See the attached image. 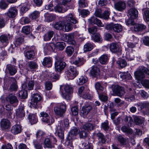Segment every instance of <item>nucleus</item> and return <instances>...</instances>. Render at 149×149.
I'll list each match as a JSON object with an SVG mask.
<instances>
[{
    "label": "nucleus",
    "mask_w": 149,
    "mask_h": 149,
    "mask_svg": "<svg viewBox=\"0 0 149 149\" xmlns=\"http://www.w3.org/2000/svg\"><path fill=\"white\" fill-rule=\"evenodd\" d=\"M134 120L135 123L137 125L142 124L143 123V120L141 119L140 117L135 116L134 118Z\"/></svg>",
    "instance_id": "nucleus-49"
},
{
    "label": "nucleus",
    "mask_w": 149,
    "mask_h": 149,
    "mask_svg": "<svg viewBox=\"0 0 149 149\" xmlns=\"http://www.w3.org/2000/svg\"><path fill=\"white\" fill-rule=\"evenodd\" d=\"M74 34L70 33L68 35H65L64 40L70 44H73L74 42Z\"/></svg>",
    "instance_id": "nucleus-18"
},
{
    "label": "nucleus",
    "mask_w": 149,
    "mask_h": 149,
    "mask_svg": "<svg viewBox=\"0 0 149 149\" xmlns=\"http://www.w3.org/2000/svg\"><path fill=\"white\" fill-rule=\"evenodd\" d=\"M10 123L8 120L5 119L1 121V126L2 128L8 129L10 127Z\"/></svg>",
    "instance_id": "nucleus-22"
},
{
    "label": "nucleus",
    "mask_w": 149,
    "mask_h": 149,
    "mask_svg": "<svg viewBox=\"0 0 149 149\" xmlns=\"http://www.w3.org/2000/svg\"><path fill=\"white\" fill-rule=\"evenodd\" d=\"M143 18L145 20L147 21H149V11L148 10H145L143 15Z\"/></svg>",
    "instance_id": "nucleus-64"
},
{
    "label": "nucleus",
    "mask_w": 149,
    "mask_h": 149,
    "mask_svg": "<svg viewBox=\"0 0 149 149\" xmlns=\"http://www.w3.org/2000/svg\"><path fill=\"white\" fill-rule=\"evenodd\" d=\"M28 119L31 124L36 123L38 121V119L36 115L33 114H29L28 117Z\"/></svg>",
    "instance_id": "nucleus-32"
},
{
    "label": "nucleus",
    "mask_w": 149,
    "mask_h": 149,
    "mask_svg": "<svg viewBox=\"0 0 149 149\" xmlns=\"http://www.w3.org/2000/svg\"><path fill=\"white\" fill-rule=\"evenodd\" d=\"M95 87L98 94L100 92H102L103 91L104 88L99 82L96 83L95 84Z\"/></svg>",
    "instance_id": "nucleus-50"
},
{
    "label": "nucleus",
    "mask_w": 149,
    "mask_h": 149,
    "mask_svg": "<svg viewBox=\"0 0 149 149\" xmlns=\"http://www.w3.org/2000/svg\"><path fill=\"white\" fill-rule=\"evenodd\" d=\"M13 37V35L10 34H2L0 36V41L2 43H8V40L11 39Z\"/></svg>",
    "instance_id": "nucleus-17"
},
{
    "label": "nucleus",
    "mask_w": 149,
    "mask_h": 149,
    "mask_svg": "<svg viewBox=\"0 0 149 149\" xmlns=\"http://www.w3.org/2000/svg\"><path fill=\"white\" fill-rule=\"evenodd\" d=\"M66 106L65 104L61 103L55 106L54 108V114L60 117L63 116L66 111Z\"/></svg>",
    "instance_id": "nucleus-1"
},
{
    "label": "nucleus",
    "mask_w": 149,
    "mask_h": 149,
    "mask_svg": "<svg viewBox=\"0 0 149 149\" xmlns=\"http://www.w3.org/2000/svg\"><path fill=\"white\" fill-rule=\"evenodd\" d=\"M108 59V57L106 55H102L99 58V61L102 64H105Z\"/></svg>",
    "instance_id": "nucleus-47"
},
{
    "label": "nucleus",
    "mask_w": 149,
    "mask_h": 149,
    "mask_svg": "<svg viewBox=\"0 0 149 149\" xmlns=\"http://www.w3.org/2000/svg\"><path fill=\"white\" fill-rule=\"evenodd\" d=\"M118 141L122 145H126L128 142V139L121 135L119 136L117 138Z\"/></svg>",
    "instance_id": "nucleus-38"
},
{
    "label": "nucleus",
    "mask_w": 149,
    "mask_h": 149,
    "mask_svg": "<svg viewBox=\"0 0 149 149\" xmlns=\"http://www.w3.org/2000/svg\"><path fill=\"white\" fill-rule=\"evenodd\" d=\"M64 27L66 31H70L72 29V24L68 22L66 24L64 23Z\"/></svg>",
    "instance_id": "nucleus-56"
},
{
    "label": "nucleus",
    "mask_w": 149,
    "mask_h": 149,
    "mask_svg": "<svg viewBox=\"0 0 149 149\" xmlns=\"http://www.w3.org/2000/svg\"><path fill=\"white\" fill-rule=\"evenodd\" d=\"M40 12L39 11L35 10L30 14L29 17L32 20H36L40 16Z\"/></svg>",
    "instance_id": "nucleus-29"
},
{
    "label": "nucleus",
    "mask_w": 149,
    "mask_h": 149,
    "mask_svg": "<svg viewBox=\"0 0 149 149\" xmlns=\"http://www.w3.org/2000/svg\"><path fill=\"white\" fill-rule=\"evenodd\" d=\"M144 73L149 75V70L147 68L144 67L140 71L135 72L134 75L138 80H141L145 78V75Z\"/></svg>",
    "instance_id": "nucleus-4"
},
{
    "label": "nucleus",
    "mask_w": 149,
    "mask_h": 149,
    "mask_svg": "<svg viewBox=\"0 0 149 149\" xmlns=\"http://www.w3.org/2000/svg\"><path fill=\"white\" fill-rule=\"evenodd\" d=\"M40 115V117H42V119L43 122L50 124L52 123L54 121V119L53 118H51L50 120L48 114L45 112H41Z\"/></svg>",
    "instance_id": "nucleus-6"
},
{
    "label": "nucleus",
    "mask_w": 149,
    "mask_h": 149,
    "mask_svg": "<svg viewBox=\"0 0 149 149\" xmlns=\"http://www.w3.org/2000/svg\"><path fill=\"white\" fill-rule=\"evenodd\" d=\"M66 63L59 58H57L55 63V68L56 72H60L65 68Z\"/></svg>",
    "instance_id": "nucleus-3"
},
{
    "label": "nucleus",
    "mask_w": 149,
    "mask_h": 149,
    "mask_svg": "<svg viewBox=\"0 0 149 149\" xmlns=\"http://www.w3.org/2000/svg\"><path fill=\"white\" fill-rule=\"evenodd\" d=\"M93 48V46L92 44L90 43H87L84 46V51L85 52L89 51Z\"/></svg>",
    "instance_id": "nucleus-48"
},
{
    "label": "nucleus",
    "mask_w": 149,
    "mask_h": 149,
    "mask_svg": "<svg viewBox=\"0 0 149 149\" xmlns=\"http://www.w3.org/2000/svg\"><path fill=\"white\" fill-rule=\"evenodd\" d=\"M66 19L64 21L70 22L72 23H74V18L72 14H69L66 17Z\"/></svg>",
    "instance_id": "nucleus-61"
},
{
    "label": "nucleus",
    "mask_w": 149,
    "mask_h": 149,
    "mask_svg": "<svg viewBox=\"0 0 149 149\" xmlns=\"http://www.w3.org/2000/svg\"><path fill=\"white\" fill-rule=\"evenodd\" d=\"M32 48L33 50L28 51L26 53V57L29 59L33 58L34 56V53L33 50L35 48L34 46H33L32 47Z\"/></svg>",
    "instance_id": "nucleus-44"
},
{
    "label": "nucleus",
    "mask_w": 149,
    "mask_h": 149,
    "mask_svg": "<svg viewBox=\"0 0 149 149\" xmlns=\"http://www.w3.org/2000/svg\"><path fill=\"white\" fill-rule=\"evenodd\" d=\"M8 82L11 84L9 88V91H17L18 86L15 79L13 77H10L9 79Z\"/></svg>",
    "instance_id": "nucleus-10"
},
{
    "label": "nucleus",
    "mask_w": 149,
    "mask_h": 149,
    "mask_svg": "<svg viewBox=\"0 0 149 149\" xmlns=\"http://www.w3.org/2000/svg\"><path fill=\"white\" fill-rule=\"evenodd\" d=\"M16 115L17 118H22L25 115L24 111L22 108H19L16 110Z\"/></svg>",
    "instance_id": "nucleus-30"
},
{
    "label": "nucleus",
    "mask_w": 149,
    "mask_h": 149,
    "mask_svg": "<svg viewBox=\"0 0 149 149\" xmlns=\"http://www.w3.org/2000/svg\"><path fill=\"white\" fill-rule=\"evenodd\" d=\"M121 130L123 132L128 135H131L133 132L132 129L126 126H123L121 128Z\"/></svg>",
    "instance_id": "nucleus-36"
},
{
    "label": "nucleus",
    "mask_w": 149,
    "mask_h": 149,
    "mask_svg": "<svg viewBox=\"0 0 149 149\" xmlns=\"http://www.w3.org/2000/svg\"><path fill=\"white\" fill-rule=\"evenodd\" d=\"M17 13V10L15 7H12L9 9L8 12L5 14L9 18L15 17Z\"/></svg>",
    "instance_id": "nucleus-11"
},
{
    "label": "nucleus",
    "mask_w": 149,
    "mask_h": 149,
    "mask_svg": "<svg viewBox=\"0 0 149 149\" xmlns=\"http://www.w3.org/2000/svg\"><path fill=\"white\" fill-rule=\"evenodd\" d=\"M34 81L33 80L29 81L27 84V86L25 84H23L22 85L23 89H28L29 90H32L33 89L34 86Z\"/></svg>",
    "instance_id": "nucleus-26"
},
{
    "label": "nucleus",
    "mask_w": 149,
    "mask_h": 149,
    "mask_svg": "<svg viewBox=\"0 0 149 149\" xmlns=\"http://www.w3.org/2000/svg\"><path fill=\"white\" fill-rule=\"evenodd\" d=\"M79 134L80 138H84L86 137L88 134V132L85 130L80 131L79 128H75V136Z\"/></svg>",
    "instance_id": "nucleus-24"
},
{
    "label": "nucleus",
    "mask_w": 149,
    "mask_h": 149,
    "mask_svg": "<svg viewBox=\"0 0 149 149\" xmlns=\"http://www.w3.org/2000/svg\"><path fill=\"white\" fill-rule=\"evenodd\" d=\"M74 68L73 66L70 67L69 71L66 73L67 76L70 79H73L74 78Z\"/></svg>",
    "instance_id": "nucleus-21"
},
{
    "label": "nucleus",
    "mask_w": 149,
    "mask_h": 149,
    "mask_svg": "<svg viewBox=\"0 0 149 149\" xmlns=\"http://www.w3.org/2000/svg\"><path fill=\"white\" fill-rule=\"evenodd\" d=\"M37 64L33 61H30L28 63V66L31 69H34L38 67Z\"/></svg>",
    "instance_id": "nucleus-51"
},
{
    "label": "nucleus",
    "mask_w": 149,
    "mask_h": 149,
    "mask_svg": "<svg viewBox=\"0 0 149 149\" xmlns=\"http://www.w3.org/2000/svg\"><path fill=\"white\" fill-rule=\"evenodd\" d=\"M105 28L107 30L117 33H119L122 30V27L121 25L118 24H114L113 23L107 24L105 26Z\"/></svg>",
    "instance_id": "nucleus-2"
},
{
    "label": "nucleus",
    "mask_w": 149,
    "mask_h": 149,
    "mask_svg": "<svg viewBox=\"0 0 149 149\" xmlns=\"http://www.w3.org/2000/svg\"><path fill=\"white\" fill-rule=\"evenodd\" d=\"M96 136L98 139L102 143H105L106 141L104 136L101 132H98L96 134Z\"/></svg>",
    "instance_id": "nucleus-43"
},
{
    "label": "nucleus",
    "mask_w": 149,
    "mask_h": 149,
    "mask_svg": "<svg viewBox=\"0 0 149 149\" xmlns=\"http://www.w3.org/2000/svg\"><path fill=\"white\" fill-rule=\"evenodd\" d=\"M66 51L68 55L70 56L74 52V49L71 46H68L66 48Z\"/></svg>",
    "instance_id": "nucleus-55"
},
{
    "label": "nucleus",
    "mask_w": 149,
    "mask_h": 149,
    "mask_svg": "<svg viewBox=\"0 0 149 149\" xmlns=\"http://www.w3.org/2000/svg\"><path fill=\"white\" fill-rule=\"evenodd\" d=\"M62 127V128L64 129V128L67 129L69 127V120L68 119H65L64 120L63 123L62 124V125H61V123L60 124Z\"/></svg>",
    "instance_id": "nucleus-58"
},
{
    "label": "nucleus",
    "mask_w": 149,
    "mask_h": 149,
    "mask_svg": "<svg viewBox=\"0 0 149 149\" xmlns=\"http://www.w3.org/2000/svg\"><path fill=\"white\" fill-rule=\"evenodd\" d=\"M54 33V31H49L47 32L44 36L43 39L45 41L50 40L53 37Z\"/></svg>",
    "instance_id": "nucleus-23"
},
{
    "label": "nucleus",
    "mask_w": 149,
    "mask_h": 149,
    "mask_svg": "<svg viewBox=\"0 0 149 149\" xmlns=\"http://www.w3.org/2000/svg\"><path fill=\"white\" fill-rule=\"evenodd\" d=\"M101 127L105 131H107L109 128L108 121L106 120L105 122L102 123L101 124Z\"/></svg>",
    "instance_id": "nucleus-46"
},
{
    "label": "nucleus",
    "mask_w": 149,
    "mask_h": 149,
    "mask_svg": "<svg viewBox=\"0 0 149 149\" xmlns=\"http://www.w3.org/2000/svg\"><path fill=\"white\" fill-rule=\"evenodd\" d=\"M146 28V26L143 24H136L134 26V30L135 31H140L144 30Z\"/></svg>",
    "instance_id": "nucleus-35"
},
{
    "label": "nucleus",
    "mask_w": 149,
    "mask_h": 149,
    "mask_svg": "<svg viewBox=\"0 0 149 149\" xmlns=\"http://www.w3.org/2000/svg\"><path fill=\"white\" fill-rule=\"evenodd\" d=\"M91 38L92 40L97 42H101L102 40L101 36L98 33L93 35Z\"/></svg>",
    "instance_id": "nucleus-37"
},
{
    "label": "nucleus",
    "mask_w": 149,
    "mask_h": 149,
    "mask_svg": "<svg viewBox=\"0 0 149 149\" xmlns=\"http://www.w3.org/2000/svg\"><path fill=\"white\" fill-rule=\"evenodd\" d=\"M117 63L121 68L125 67L127 65V62L124 59H120L118 61Z\"/></svg>",
    "instance_id": "nucleus-54"
},
{
    "label": "nucleus",
    "mask_w": 149,
    "mask_h": 149,
    "mask_svg": "<svg viewBox=\"0 0 149 149\" xmlns=\"http://www.w3.org/2000/svg\"><path fill=\"white\" fill-rule=\"evenodd\" d=\"M110 14V11L109 10H105L102 13L101 18L104 19H108L109 18V15Z\"/></svg>",
    "instance_id": "nucleus-52"
},
{
    "label": "nucleus",
    "mask_w": 149,
    "mask_h": 149,
    "mask_svg": "<svg viewBox=\"0 0 149 149\" xmlns=\"http://www.w3.org/2000/svg\"><path fill=\"white\" fill-rule=\"evenodd\" d=\"M94 126L92 124L90 123H86L83 125V128L86 131L88 132L89 131H91L93 129Z\"/></svg>",
    "instance_id": "nucleus-40"
},
{
    "label": "nucleus",
    "mask_w": 149,
    "mask_h": 149,
    "mask_svg": "<svg viewBox=\"0 0 149 149\" xmlns=\"http://www.w3.org/2000/svg\"><path fill=\"white\" fill-rule=\"evenodd\" d=\"M33 143L35 149H43L42 144L38 140H34Z\"/></svg>",
    "instance_id": "nucleus-39"
},
{
    "label": "nucleus",
    "mask_w": 149,
    "mask_h": 149,
    "mask_svg": "<svg viewBox=\"0 0 149 149\" xmlns=\"http://www.w3.org/2000/svg\"><path fill=\"white\" fill-rule=\"evenodd\" d=\"M24 40L23 38L21 37H19L17 38L15 42V45L17 46L21 45Z\"/></svg>",
    "instance_id": "nucleus-53"
},
{
    "label": "nucleus",
    "mask_w": 149,
    "mask_h": 149,
    "mask_svg": "<svg viewBox=\"0 0 149 149\" xmlns=\"http://www.w3.org/2000/svg\"><path fill=\"white\" fill-rule=\"evenodd\" d=\"M88 22L90 24H96L99 27L102 26V23L100 20L94 16L88 19Z\"/></svg>",
    "instance_id": "nucleus-14"
},
{
    "label": "nucleus",
    "mask_w": 149,
    "mask_h": 149,
    "mask_svg": "<svg viewBox=\"0 0 149 149\" xmlns=\"http://www.w3.org/2000/svg\"><path fill=\"white\" fill-rule=\"evenodd\" d=\"M79 81L78 84L82 85L86 82L88 81V78L85 75L81 76L79 79Z\"/></svg>",
    "instance_id": "nucleus-45"
},
{
    "label": "nucleus",
    "mask_w": 149,
    "mask_h": 149,
    "mask_svg": "<svg viewBox=\"0 0 149 149\" xmlns=\"http://www.w3.org/2000/svg\"><path fill=\"white\" fill-rule=\"evenodd\" d=\"M52 63V60L51 58L49 57H45L42 62V64L43 66H46L48 67L51 66Z\"/></svg>",
    "instance_id": "nucleus-33"
},
{
    "label": "nucleus",
    "mask_w": 149,
    "mask_h": 149,
    "mask_svg": "<svg viewBox=\"0 0 149 149\" xmlns=\"http://www.w3.org/2000/svg\"><path fill=\"white\" fill-rule=\"evenodd\" d=\"M63 129L61 125H58L57 127V135L58 137L62 140H63L64 138V134Z\"/></svg>",
    "instance_id": "nucleus-27"
},
{
    "label": "nucleus",
    "mask_w": 149,
    "mask_h": 149,
    "mask_svg": "<svg viewBox=\"0 0 149 149\" xmlns=\"http://www.w3.org/2000/svg\"><path fill=\"white\" fill-rule=\"evenodd\" d=\"M88 30L90 33L94 35L96 33L97 31V27L96 26H94L88 29Z\"/></svg>",
    "instance_id": "nucleus-60"
},
{
    "label": "nucleus",
    "mask_w": 149,
    "mask_h": 149,
    "mask_svg": "<svg viewBox=\"0 0 149 149\" xmlns=\"http://www.w3.org/2000/svg\"><path fill=\"white\" fill-rule=\"evenodd\" d=\"M110 51L113 53H120L121 49L120 47L117 43H112L110 46Z\"/></svg>",
    "instance_id": "nucleus-12"
},
{
    "label": "nucleus",
    "mask_w": 149,
    "mask_h": 149,
    "mask_svg": "<svg viewBox=\"0 0 149 149\" xmlns=\"http://www.w3.org/2000/svg\"><path fill=\"white\" fill-rule=\"evenodd\" d=\"M22 31L25 34H29L30 32L31 29L29 26H27L23 27Z\"/></svg>",
    "instance_id": "nucleus-63"
},
{
    "label": "nucleus",
    "mask_w": 149,
    "mask_h": 149,
    "mask_svg": "<svg viewBox=\"0 0 149 149\" xmlns=\"http://www.w3.org/2000/svg\"><path fill=\"white\" fill-rule=\"evenodd\" d=\"M41 99L42 97L40 95L38 94H34L31 99V106L35 108H36L38 103L40 102Z\"/></svg>",
    "instance_id": "nucleus-7"
},
{
    "label": "nucleus",
    "mask_w": 149,
    "mask_h": 149,
    "mask_svg": "<svg viewBox=\"0 0 149 149\" xmlns=\"http://www.w3.org/2000/svg\"><path fill=\"white\" fill-rule=\"evenodd\" d=\"M6 100L7 102L11 104H14L17 105L18 102L17 97L14 94H10L6 97Z\"/></svg>",
    "instance_id": "nucleus-8"
},
{
    "label": "nucleus",
    "mask_w": 149,
    "mask_h": 149,
    "mask_svg": "<svg viewBox=\"0 0 149 149\" xmlns=\"http://www.w3.org/2000/svg\"><path fill=\"white\" fill-rule=\"evenodd\" d=\"M128 16L132 19H136L138 17V12L135 8L130 9L128 12Z\"/></svg>",
    "instance_id": "nucleus-13"
},
{
    "label": "nucleus",
    "mask_w": 149,
    "mask_h": 149,
    "mask_svg": "<svg viewBox=\"0 0 149 149\" xmlns=\"http://www.w3.org/2000/svg\"><path fill=\"white\" fill-rule=\"evenodd\" d=\"M79 12L81 16L83 17H85L88 15L90 14V12L88 10L82 9L80 10L78 9Z\"/></svg>",
    "instance_id": "nucleus-41"
},
{
    "label": "nucleus",
    "mask_w": 149,
    "mask_h": 149,
    "mask_svg": "<svg viewBox=\"0 0 149 149\" xmlns=\"http://www.w3.org/2000/svg\"><path fill=\"white\" fill-rule=\"evenodd\" d=\"M8 71L10 75H14L17 72V68L14 65L11 64H7L6 65V71Z\"/></svg>",
    "instance_id": "nucleus-15"
},
{
    "label": "nucleus",
    "mask_w": 149,
    "mask_h": 149,
    "mask_svg": "<svg viewBox=\"0 0 149 149\" xmlns=\"http://www.w3.org/2000/svg\"><path fill=\"white\" fill-rule=\"evenodd\" d=\"M92 107L89 104H86L82 108V113L84 115H87L92 109Z\"/></svg>",
    "instance_id": "nucleus-31"
},
{
    "label": "nucleus",
    "mask_w": 149,
    "mask_h": 149,
    "mask_svg": "<svg viewBox=\"0 0 149 149\" xmlns=\"http://www.w3.org/2000/svg\"><path fill=\"white\" fill-rule=\"evenodd\" d=\"M99 72L100 70L97 67L94 66L92 67L91 73L93 76L96 77L99 75Z\"/></svg>",
    "instance_id": "nucleus-34"
},
{
    "label": "nucleus",
    "mask_w": 149,
    "mask_h": 149,
    "mask_svg": "<svg viewBox=\"0 0 149 149\" xmlns=\"http://www.w3.org/2000/svg\"><path fill=\"white\" fill-rule=\"evenodd\" d=\"M68 7L65 8L61 5H57L54 7V10L56 12L58 13H63L67 11L68 8Z\"/></svg>",
    "instance_id": "nucleus-28"
},
{
    "label": "nucleus",
    "mask_w": 149,
    "mask_h": 149,
    "mask_svg": "<svg viewBox=\"0 0 149 149\" xmlns=\"http://www.w3.org/2000/svg\"><path fill=\"white\" fill-rule=\"evenodd\" d=\"M25 89H23L19 92V96L21 98L25 99L27 97V92Z\"/></svg>",
    "instance_id": "nucleus-42"
},
{
    "label": "nucleus",
    "mask_w": 149,
    "mask_h": 149,
    "mask_svg": "<svg viewBox=\"0 0 149 149\" xmlns=\"http://www.w3.org/2000/svg\"><path fill=\"white\" fill-rule=\"evenodd\" d=\"M112 90L117 96L120 97L123 95L125 93L124 88L118 85L113 86Z\"/></svg>",
    "instance_id": "nucleus-5"
},
{
    "label": "nucleus",
    "mask_w": 149,
    "mask_h": 149,
    "mask_svg": "<svg viewBox=\"0 0 149 149\" xmlns=\"http://www.w3.org/2000/svg\"><path fill=\"white\" fill-rule=\"evenodd\" d=\"M141 83L144 87L149 89V80L144 79L141 81Z\"/></svg>",
    "instance_id": "nucleus-57"
},
{
    "label": "nucleus",
    "mask_w": 149,
    "mask_h": 149,
    "mask_svg": "<svg viewBox=\"0 0 149 149\" xmlns=\"http://www.w3.org/2000/svg\"><path fill=\"white\" fill-rule=\"evenodd\" d=\"M22 129L20 125H16L13 126L11 130L12 133L14 134H17L20 133Z\"/></svg>",
    "instance_id": "nucleus-25"
},
{
    "label": "nucleus",
    "mask_w": 149,
    "mask_h": 149,
    "mask_svg": "<svg viewBox=\"0 0 149 149\" xmlns=\"http://www.w3.org/2000/svg\"><path fill=\"white\" fill-rule=\"evenodd\" d=\"M45 20L47 22H49L54 20L56 18V15L52 14L46 13L44 15Z\"/></svg>",
    "instance_id": "nucleus-20"
},
{
    "label": "nucleus",
    "mask_w": 149,
    "mask_h": 149,
    "mask_svg": "<svg viewBox=\"0 0 149 149\" xmlns=\"http://www.w3.org/2000/svg\"><path fill=\"white\" fill-rule=\"evenodd\" d=\"M64 22L61 21L55 22L53 24L54 28L56 30H63L64 29Z\"/></svg>",
    "instance_id": "nucleus-19"
},
{
    "label": "nucleus",
    "mask_w": 149,
    "mask_h": 149,
    "mask_svg": "<svg viewBox=\"0 0 149 149\" xmlns=\"http://www.w3.org/2000/svg\"><path fill=\"white\" fill-rule=\"evenodd\" d=\"M64 89L65 92H62V96L63 98L67 99L69 96V94L73 92V90L72 87L69 85L65 86Z\"/></svg>",
    "instance_id": "nucleus-9"
},
{
    "label": "nucleus",
    "mask_w": 149,
    "mask_h": 149,
    "mask_svg": "<svg viewBox=\"0 0 149 149\" xmlns=\"http://www.w3.org/2000/svg\"><path fill=\"white\" fill-rule=\"evenodd\" d=\"M114 7L117 10L119 11H122L125 8L126 4L124 1H119L115 4Z\"/></svg>",
    "instance_id": "nucleus-16"
},
{
    "label": "nucleus",
    "mask_w": 149,
    "mask_h": 149,
    "mask_svg": "<svg viewBox=\"0 0 149 149\" xmlns=\"http://www.w3.org/2000/svg\"><path fill=\"white\" fill-rule=\"evenodd\" d=\"M65 44L64 42H58L56 44L57 48L60 50H63L65 47Z\"/></svg>",
    "instance_id": "nucleus-62"
},
{
    "label": "nucleus",
    "mask_w": 149,
    "mask_h": 149,
    "mask_svg": "<svg viewBox=\"0 0 149 149\" xmlns=\"http://www.w3.org/2000/svg\"><path fill=\"white\" fill-rule=\"evenodd\" d=\"M44 143L45 146L47 147L48 148H51L52 147L50 139L49 138H47L45 139Z\"/></svg>",
    "instance_id": "nucleus-59"
}]
</instances>
